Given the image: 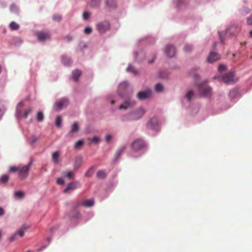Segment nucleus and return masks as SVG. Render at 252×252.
<instances>
[{"instance_id":"nucleus-1","label":"nucleus","mask_w":252,"mask_h":252,"mask_svg":"<svg viewBox=\"0 0 252 252\" xmlns=\"http://www.w3.org/2000/svg\"><path fill=\"white\" fill-rule=\"evenodd\" d=\"M235 75V71L234 70H231L222 76H216L214 77V79L222 81L225 84H230L234 83Z\"/></svg>"},{"instance_id":"nucleus-2","label":"nucleus","mask_w":252,"mask_h":252,"mask_svg":"<svg viewBox=\"0 0 252 252\" xmlns=\"http://www.w3.org/2000/svg\"><path fill=\"white\" fill-rule=\"evenodd\" d=\"M198 87L200 95L203 97L210 96L212 94V89L204 81L200 84H196Z\"/></svg>"},{"instance_id":"nucleus-3","label":"nucleus","mask_w":252,"mask_h":252,"mask_svg":"<svg viewBox=\"0 0 252 252\" xmlns=\"http://www.w3.org/2000/svg\"><path fill=\"white\" fill-rule=\"evenodd\" d=\"M32 165V161H31L27 165L22 166H20L18 172V176L21 180H23L27 178Z\"/></svg>"},{"instance_id":"nucleus-4","label":"nucleus","mask_w":252,"mask_h":252,"mask_svg":"<svg viewBox=\"0 0 252 252\" xmlns=\"http://www.w3.org/2000/svg\"><path fill=\"white\" fill-rule=\"evenodd\" d=\"M146 145L144 141L142 139H137L135 140L131 145V148L132 151L138 152L144 149Z\"/></svg>"},{"instance_id":"nucleus-5","label":"nucleus","mask_w":252,"mask_h":252,"mask_svg":"<svg viewBox=\"0 0 252 252\" xmlns=\"http://www.w3.org/2000/svg\"><path fill=\"white\" fill-rule=\"evenodd\" d=\"M69 104L68 99L66 97L57 100L54 105V109L56 111H60L65 108Z\"/></svg>"},{"instance_id":"nucleus-6","label":"nucleus","mask_w":252,"mask_h":252,"mask_svg":"<svg viewBox=\"0 0 252 252\" xmlns=\"http://www.w3.org/2000/svg\"><path fill=\"white\" fill-rule=\"evenodd\" d=\"M145 112L144 109L140 108L136 111L129 114L127 119L129 121L137 120L144 115Z\"/></svg>"},{"instance_id":"nucleus-7","label":"nucleus","mask_w":252,"mask_h":252,"mask_svg":"<svg viewBox=\"0 0 252 252\" xmlns=\"http://www.w3.org/2000/svg\"><path fill=\"white\" fill-rule=\"evenodd\" d=\"M110 25L108 21H104L96 25V29L100 33H103L110 30Z\"/></svg>"},{"instance_id":"nucleus-8","label":"nucleus","mask_w":252,"mask_h":252,"mask_svg":"<svg viewBox=\"0 0 252 252\" xmlns=\"http://www.w3.org/2000/svg\"><path fill=\"white\" fill-rule=\"evenodd\" d=\"M37 40L38 41L43 42L51 38V34L47 31H40L36 33Z\"/></svg>"},{"instance_id":"nucleus-9","label":"nucleus","mask_w":252,"mask_h":252,"mask_svg":"<svg viewBox=\"0 0 252 252\" xmlns=\"http://www.w3.org/2000/svg\"><path fill=\"white\" fill-rule=\"evenodd\" d=\"M80 187V185L78 182H74L69 183L66 188L63 190L64 193H68L70 190H73L77 188Z\"/></svg>"},{"instance_id":"nucleus-10","label":"nucleus","mask_w":252,"mask_h":252,"mask_svg":"<svg viewBox=\"0 0 252 252\" xmlns=\"http://www.w3.org/2000/svg\"><path fill=\"white\" fill-rule=\"evenodd\" d=\"M164 53L169 58H172L175 54V50L172 45H167L164 49Z\"/></svg>"},{"instance_id":"nucleus-11","label":"nucleus","mask_w":252,"mask_h":252,"mask_svg":"<svg viewBox=\"0 0 252 252\" xmlns=\"http://www.w3.org/2000/svg\"><path fill=\"white\" fill-rule=\"evenodd\" d=\"M220 57L219 54L214 52H211L207 58V62L212 63L220 60Z\"/></svg>"},{"instance_id":"nucleus-12","label":"nucleus","mask_w":252,"mask_h":252,"mask_svg":"<svg viewBox=\"0 0 252 252\" xmlns=\"http://www.w3.org/2000/svg\"><path fill=\"white\" fill-rule=\"evenodd\" d=\"M151 94V91L149 89L145 91L140 92L137 94V96L139 99H145L149 98Z\"/></svg>"},{"instance_id":"nucleus-13","label":"nucleus","mask_w":252,"mask_h":252,"mask_svg":"<svg viewBox=\"0 0 252 252\" xmlns=\"http://www.w3.org/2000/svg\"><path fill=\"white\" fill-rule=\"evenodd\" d=\"M134 104H135V101L133 100H131L130 98H128V99L125 100V102L120 106L119 109H126L129 107L134 105Z\"/></svg>"},{"instance_id":"nucleus-14","label":"nucleus","mask_w":252,"mask_h":252,"mask_svg":"<svg viewBox=\"0 0 252 252\" xmlns=\"http://www.w3.org/2000/svg\"><path fill=\"white\" fill-rule=\"evenodd\" d=\"M94 201L93 199H86L82 201L81 203H78L77 207L82 205L85 207H90L94 205Z\"/></svg>"},{"instance_id":"nucleus-15","label":"nucleus","mask_w":252,"mask_h":252,"mask_svg":"<svg viewBox=\"0 0 252 252\" xmlns=\"http://www.w3.org/2000/svg\"><path fill=\"white\" fill-rule=\"evenodd\" d=\"M82 158L81 157H76L74 163V168L78 169L81 166L82 163Z\"/></svg>"},{"instance_id":"nucleus-16","label":"nucleus","mask_w":252,"mask_h":252,"mask_svg":"<svg viewBox=\"0 0 252 252\" xmlns=\"http://www.w3.org/2000/svg\"><path fill=\"white\" fill-rule=\"evenodd\" d=\"M32 112V108H30L25 110L23 115L19 110H17V115L19 118L24 117L25 118H27L29 114H30Z\"/></svg>"},{"instance_id":"nucleus-17","label":"nucleus","mask_w":252,"mask_h":252,"mask_svg":"<svg viewBox=\"0 0 252 252\" xmlns=\"http://www.w3.org/2000/svg\"><path fill=\"white\" fill-rule=\"evenodd\" d=\"M158 123L156 118H151L148 122V125L152 128H155Z\"/></svg>"},{"instance_id":"nucleus-18","label":"nucleus","mask_w":252,"mask_h":252,"mask_svg":"<svg viewBox=\"0 0 252 252\" xmlns=\"http://www.w3.org/2000/svg\"><path fill=\"white\" fill-rule=\"evenodd\" d=\"M81 72L79 70L76 69L72 72V78L75 81H77L78 78L81 75Z\"/></svg>"},{"instance_id":"nucleus-19","label":"nucleus","mask_w":252,"mask_h":252,"mask_svg":"<svg viewBox=\"0 0 252 252\" xmlns=\"http://www.w3.org/2000/svg\"><path fill=\"white\" fill-rule=\"evenodd\" d=\"M106 5L110 8H114L116 5V2L115 0H106Z\"/></svg>"},{"instance_id":"nucleus-20","label":"nucleus","mask_w":252,"mask_h":252,"mask_svg":"<svg viewBox=\"0 0 252 252\" xmlns=\"http://www.w3.org/2000/svg\"><path fill=\"white\" fill-rule=\"evenodd\" d=\"M59 153L56 152L52 154V159L54 162L58 163L59 161Z\"/></svg>"},{"instance_id":"nucleus-21","label":"nucleus","mask_w":252,"mask_h":252,"mask_svg":"<svg viewBox=\"0 0 252 252\" xmlns=\"http://www.w3.org/2000/svg\"><path fill=\"white\" fill-rule=\"evenodd\" d=\"M78 130H79L78 124L77 122H75L73 123V125H72L71 132H76L78 131Z\"/></svg>"},{"instance_id":"nucleus-22","label":"nucleus","mask_w":252,"mask_h":252,"mask_svg":"<svg viewBox=\"0 0 252 252\" xmlns=\"http://www.w3.org/2000/svg\"><path fill=\"white\" fill-rule=\"evenodd\" d=\"M36 120L38 122H42L44 119V115L42 112H38L36 117Z\"/></svg>"},{"instance_id":"nucleus-23","label":"nucleus","mask_w":252,"mask_h":252,"mask_svg":"<svg viewBox=\"0 0 252 252\" xmlns=\"http://www.w3.org/2000/svg\"><path fill=\"white\" fill-rule=\"evenodd\" d=\"M97 177L99 179H104L106 177V173L103 170H98L97 172Z\"/></svg>"},{"instance_id":"nucleus-24","label":"nucleus","mask_w":252,"mask_h":252,"mask_svg":"<svg viewBox=\"0 0 252 252\" xmlns=\"http://www.w3.org/2000/svg\"><path fill=\"white\" fill-rule=\"evenodd\" d=\"M26 228L25 226H23L15 233H17V236L19 235L20 237H22L24 236V231Z\"/></svg>"},{"instance_id":"nucleus-25","label":"nucleus","mask_w":252,"mask_h":252,"mask_svg":"<svg viewBox=\"0 0 252 252\" xmlns=\"http://www.w3.org/2000/svg\"><path fill=\"white\" fill-rule=\"evenodd\" d=\"M9 179V176L7 175H2L0 177V184H4L6 183Z\"/></svg>"},{"instance_id":"nucleus-26","label":"nucleus","mask_w":252,"mask_h":252,"mask_svg":"<svg viewBox=\"0 0 252 252\" xmlns=\"http://www.w3.org/2000/svg\"><path fill=\"white\" fill-rule=\"evenodd\" d=\"M94 172V167L92 166L90 167L87 171L86 172L85 176L86 177H91Z\"/></svg>"},{"instance_id":"nucleus-27","label":"nucleus","mask_w":252,"mask_h":252,"mask_svg":"<svg viewBox=\"0 0 252 252\" xmlns=\"http://www.w3.org/2000/svg\"><path fill=\"white\" fill-rule=\"evenodd\" d=\"M10 28L12 30H17L19 28V26L15 22H12L10 24Z\"/></svg>"},{"instance_id":"nucleus-28","label":"nucleus","mask_w":252,"mask_h":252,"mask_svg":"<svg viewBox=\"0 0 252 252\" xmlns=\"http://www.w3.org/2000/svg\"><path fill=\"white\" fill-rule=\"evenodd\" d=\"M194 95V93L192 90L188 91L186 94V97L188 101H189L190 99Z\"/></svg>"},{"instance_id":"nucleus-29","label":"nucleus","mask_w":252,"mask_h":252,"mask_svg":"<svg viewBox=\"0 0 252 252\" xmlns=\"http://www.w3.org/2000/svg\"><path fill=\"white\" fill-rule=\"evenodd\" d=\"M62 63L64 65H69L70 63V60L69 58L67 57H66L65 56H63L62 58Z\"/></svg>"},{"instance_id":"nucleus-30","label":"nucleus","mask_w":252,"mask_h":252,"mask_svg":"<svg viewBox=\"0 0 252 252\" xmlns=\"http://www.w3.org/2000/svg\"><path fill=\"white\" fill-rule=\"evenodd\" d=\"M88 140H90L91 143H98L100 141L99 137L96 136H95L91 138H89Z\"/></svg>"},{"instance_id":"nucleus-31","label":"nucleus","mask_w":252,"mask_h":252,"mask_svg":"<svg viewBox=\"0 0 252 252\" xmlns=\"http://www.w3.org/2000/svg\"><path fill=\"white\" fill-rule=\"evenodd\" d=\"M227 69L226 66L223 64H221L219 66L218 71L219 72H222Z\"/></svg>"},{"instance_id":"nucleus-32","label":"nucleus","mask_w":252,"mask_h":252,"mask_svg":"<svg viewBox=\"0 0 252 252\" xmlns=\"http://www.w3.org/2000/svg\"><path fill=\"white\" fill-rule=\"evenodd\" d=\"M84 144L83 140H80L76 142L74 145V148L75 149H79L80 147H81Z\"/></svg>"},{"instance_id":"nucleus-33","label":"nucleus","mask_w":252,"mask_h":252,"mask_svg":"<svg viewBox=\"0 0 252 252\" xmlns=\"http://www.w3.org/2000/svg\"><path fill=\"white\" fill-rule=\"evenodd\" d=\"M15 196L17 198H22L24 195V192L22 191H18L15 192Z\"/></svg>"},{"instance_id":"nucleus-34","label":"nucleus","mask_w":252,"mask_h":252,"mask_svg":"<svg viewBox=\"0 0 252 252\" xmlns=\"http://www.w3.org/2000/svg\"><path fill=\"white\" fill-rule=\"evenodd\" d=\"M65 176L69 179H72L74 177L73 172L71 171H67L66 172Z\"/></svg>"},{"instance_id":"nucleus-35","label":"nucleus","mask_w":252,"mask_h":252,"mask_svg":"<svg viewBox=\"0 0 252 252\" xmlns=\"http://www.w3.org/2000/svg\"><path fill=\"white\" fill-rule=\"evenodd\" d=\"M155 90L157 92H161L163 90V86L160 84H158L156 85Z\"/></svg>"},{"instance_id":"nucleus-36","label":"nucleus","mask_w":252,"mask_h":252,"mask_svg":"<svg viewBox=\"0 0 252 252\" xmlns=\"http://www.w3.org/2000/svg\"><path fill=\"white\" fill-rule=\"evenodd\" d=\"M236 27L235 26H232L231 27H230L228 29H227L226 31V34L227 35H231L232 34V32L233 31H235Z\"/></svg>"},{"instance_id":"nucleus-37","label":"nucleus","mask_w":252,"mask_h":252,"mask_svg":"<svg viewBox=\"0 0 252 252\" xmlns=\"http://www.w3.org/2000/svg\"><path fill=\"white\" fill-rule=\"evenodd\" d=\"M100 0H92L91 5L93 7L97 6L100 3Z\"/></svg>"},{"instance_id":"nucleus-38","label":"nucleus","mask_w":252,"mask_h":252,"mask_svg":"<svg viewBox=\"0 0 252 252\" xmlns=\"http://www.w3.org/2000/svg\"><path fill=\"white\" fill-rule=\"evenodd\" d=\"M19 167H20V166H19L18 167H16V166H11L9 168V171L11 172H13V173H15L16 171H18L19 172Z\"/></svg>"},{"instance_id":"nucleus-39","label":"nucleus","mask_w":252,"mask_h":252,"mask_svg":"<svg viewBox=\"0 0 252 252\" xmlns=\"http://www.w3.org/2000/svg\"><path fill=\"white\" fill-rule=\"evenodd\" d=\"M125 147H121L118 150V151L116 153V155L117 157H119L121 154L124 152L125 150Z\"/></svg>"},{"instance_id":"nucleus-40","label":"nucleus","mask_w":252,"mask_h":252,"mask_svg":"<svg viewBox=\"0 0 252 252\" xmlns=\"http://www.w3.org/2000/svg\"><path fill=\"white\" fill-rule=\"evenodd\" d=\"M125 147H121L118 150V151L116 153V155L117 157H119L121 154L124 152L125 150Z\"/></svg>"},{"instance_id":"nucleus-41","label":"nucleus","mask_w":252,"mask_h":252,"mask_svg":"<svg viewBox=\"0 0 252 252\" xmlns=\"http://www.w3.org/2000/svg\"><path fill=\"white\" fill-rule=\"evenodd\" d=\"M62 123V119L60 116H58L56 120V125L58 127H60Z\"/></svg>"},{"instance_id":"nucleus-42","label":"nucleus","mask_w":252,"mask_h":252,"mask_svg":"<svg viewBox=\"0 0 252 252\" xmlns=\"http://www.w3.org/2000/svg\"><path fill=\"white\" fill-rule=\"evenodd\" d=\"M192 49V46L190 45H186L184 47V50L186 52L190 51Z\"/></svg>"},{"instance_id":"nucleus-43","label":"nucleus","mask_w":252,"mask_h":252,"mask_svg":"<svg viewBox=\"0 0 252 252\" xmlns=\"http://www.w3.org/2000/svg\"><path fill=\"white\" fill-rule=\"evenodd\" d=\"M53 19L55 21L59 22L61 20L62 17L59 15H55L53 17Z\"/></svg>"},{"instance_id":"nucleus-44","label":"nucleus","mask_w":252,"mask_h":252,"mask_svg":"<svg viewBox=\"0 0 252 252\" xmlns=\"http://www.w3.org/2000/svg\"><path fill=\"white\" fill-rule=\"evenodd\" d=\"M90 13L88 12H84L83 13V18L84 20H88L90 17Z\"/></svg>"},{"instance_id":"nucleus-45","label":"nucleus","mask_w":252,"mask_h":252,"mask_svg":"<svg viewBox=\"0 0 252 252\" xmlns=\"http://www.w3.org/2000/svg\"><path fill=\"white\" fill-rule=\"evenodd\" d=\"M92 32V29L90 27H86L84 29V33L87 34H90Z\"/></svg>"},{"instance_id":"nucleus-46","label":"nucleus","mask_w":252,"mask_h":252,"mask_svg":"<svg viewBox=\"0 0 252 252\" xmlns=\"http://www.w3.org/2000/svg\"><path fill=\"white\" fill-rule=\"evenodd\" d=\"M17 233H15L12 236H11L9 238V241L10 242H12L15 240L17 239Z\"/></svg>"},{"instance_id":"nucleus-47","label":"nucleus","mask_w":252,"mask_h":252,"mask_svg":"<svg viewBox=\"0 0 252 252\" xmlns=\"http://www.w3.org/2000/svg\"><path fill=\"white\" fill-rule=\"evenodd\" d=\"M229 95L232 98H234L236 96V93L235 91L232 90L230 92Z\"/></svg>"},{"instance_id":"nucleus-48","label":"nucleus","mask_w":252,"mask_h":252,"mask_svg":"<svg viewBox=\"0 0 252 252\" xmlns=\"http://www.w3.org/2000/svg\"><path fill=\"white\" fill-rule=\"evenodd\" d=\"M57 183L59 185H63L64 183V180L62 178H58Z\"/></svg>"},{"instance_id":"nucleus-49","label":"nucleus","mask_w":252,"mask_h":252,"mask_svg":"<svg viewBox=\"0 0 252 252\" xmlns=\"http://www.w3.org/2000/svg\"><path fill=\"white\" fill-rule=\"evenodd\" d=\"M247 24L249 25H252V15H250L247 20Z\"/></svg>"},{"instance_id":"nucleus-50","label":"nucleus","mask_w":252,"mask_h":252,"mask_svg":"<svg viewBox=\"0 0 252 252\" xmlns=\"http://www.w3.org/2000/svg\"><path fill=\"white\" fill-rule=\"evenodd\" d=\"M127 70L131 71L133 73L136 72V71H135L134 68L131 65H129V66L127 67Z\"/></svg>"},{"instance_id":"nucleus-51","label":"nucleus","mask_w":252,"mask_h":252,"mask_svg":"<svg viewBox=\"0 0 252 252\" xmlns=\"http://www.w3.org/2000/svg\"><path fill=\"white\" fill-rule=\"evenodd\" d=\"M10 9L11 11H16L17 8L15 5L12 4L10 6Z\"/></svg>"},{"instance_id":"nucleus-52","label":"nucleus","mask_w":252,"mask_h":252,"mask_svg":"<svg viewBox=\"0 0 252 252\" xmlns=\"http://www.w3.org/2000/svg\"><path fill=\"white\" fill-rule=\"evenodd\" d=\"M186 0H177V4L179 6L185 3Z\"/></svg>"},{"instance_id":"nucleus-53","label":"nucleus","mask_w":252,"mask_h":252,"mask_svg":"<svg viewBox=\"0 0 252 252\" xmlns=\"http://www.w3.org/2000/svg\"><path fill=\"white\" fill-rule=\"evenodd\" d=\"M38 139V138L35 136H32L31 137V141L32 143L36 142Z\"/></svg>"},{"instance_id":"nucleus-54","label":"nucleus","mask_w":252,"mask_h":252,"mask_svg":"<svg viewBox=\"0 0 252 252\" xmlns=\"http://www.w3.org/2000/svg\"><path fill=\"white\" fill-rule=\"evenodd\" d=\"M112 138V136L110 134H108L105 137V140L107 142H109Z\"/></svg>"},{"instance_id":"nucleus-55","label":"nucleus","mask_w":252,"mask_h":252,"mask_svg":"<svg viewBox=\"0 0 252 252\" xmlns=\"http://www.w3.org/2000/svg\"><path fill=\"white\" fill-rule=\"evenodd\" d=\"M64 39L68 42L72 40V37L70 35H67L64 37Z\"/></svg>"},{"instance_id":"nucleus-56","label":"nucleus","mask_w":252,"mask_h":252,"mask_svg":"<svg viewBox=\"0 0 252 252\" xmlns=\"http://www.w3.org/2000/svg\"><path fill=\"white\" fill-rule=\"evenodd\" d=\"M3 215V210L2 208L0 207V216Z\"/></svg>"},{"instance_id":"nucleus-57","label":"nucleus","mask_w":252,"mask_h":252,"mask_svg":"<svg viewBox=\"0 0 252 252\" xmlns=\"http://www.w3.org/2000/svg\"><path fill=\"white\" fill-rule=\"evenodd\" d=\"M198 77H199V76H198V75L197 74L195 73V74H193V77L194 79L197 78Z\"/></svg>"},{"instance_id":"nucleus-58","label":"nucleus","mask_w":252,"mask_h":252,"mask_svg":"<svg viewBox=\"0 0 252 252\" xmlns=\"http://www.w3.org/2000/svg\"><path fill=\"white\" fill-rule=\"evenodd\" d=\"M126 85H127L126 83V82L123 83H122V84H121V85H120V87H122L123 86H124V87H125Z\"/></svg>"},{"instance_id":"nucleus-59","label":"nucleus","mask_w":252,"mask_h":252,"mask_svg":"<svg viewBox=\"0 0 252 252\" xmlns=\"http://www.w3.org/2000/svg\"><path fill=\"white\" fill-rule=\"evenodd\" d=\"M220 38L221 42L223 43L224 41H223L222 37H221V36L220 34Z\"/></svg>"},{"instance_id":"nucleus-60","label":"nucleus","mask_w":252,"mask_h":252,"mask_svg":"<svg viewBox=\"0 0 252 252\" xmlns=\"http://www.w3.org/2000/svg\"><path fill=\"white\" fill-rule=\"evenodd\" d=\"M250 37L251 38H252V30L250 31Z\"/></svg>"},{"instance_id":"nucleus-61","label":"nucleus","mask_w":252,"mask_h":252,"mask_svg":"<svg viewBox=\"0 0 252 252\" xmlns=\"http://www.w3.org/2000/svg\"><path fill=\"white\" fill-rule=\"evenodd\" d=\"M43 249H44V248H43V249L40 248V249H38V250H37V252H39L41 251Z\"/></svg>"},{"instance_id":"nucleus-62","label":"nucleus","mask_w":252,"mask_h":252,"mask_svg":"<svg viewBox=\"0 0 252 252\" xmlns=\"http://www.w3.org/2000/svg\"><path fill=\"white\" fill-rule=\"evenodd\" d=\"M241 44H242V45H245V44H246V42H244V43H241Z\"/></svg>"},{"instance_id":"nucleus-63","label":"nucleus","mask_w":252,"mask_h":252,"mask_svg":"<svg viewBox=\"0 0 252 252\" xmlns=\"http://www.w3.org/2000/svg\"><path fill=\"white\" fill-rule=\"evenodd\" d=\"M111 104H113L114 103V101L113 100H112L111 102Z\"/></svg>"},{"instance_id":"nucleus-64","label":"nucleus","mask_w":252,"mask_h":252,"mask_svg":"<svg viewBox=\"0 0 252 252\" xmlns=\"http://www.w3.org/2000/svg\"><path fill=\"white\" fill-rule=\"evenodd\" d=\"M27 252H32L30 250H28Z\"/></svg>"}]
</instances>
